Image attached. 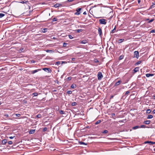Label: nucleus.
I'll return each mask as SVG.
<instances>
[{
    "label": "nucleus",
    "instance_id": "obj_1",
    "mask_svg": "<svg viewBox=\"0 0 155 155\" xmlns=\"http://www.w3.org/2000/svg\"><path fill=\"white\" fill-rule=\"evenodd\" d=\"M107 20L105 19H101L99 20V23L101 24L106 25L107 23Z\"/></svg>",
    "mask_w": 155,
    "mask_h": 155
},
{
    "label": "nucleus",
    "instance_id": "obj_2",
    "mask_svg": "<svg viewBox=\"0 0 155 155\" xmlns=\"http://www.w3.org/2000/svg\"><path fill=\"white\" fill-rule=\"evenodd\" d=\"M98 79L99 80H101L103 77V75L101 72H99L97 75Z\"/></svg>",
    "mask_w": 155,
    "mask_h": 155
},
{
    "label": "nucleus",
    "instance_id": "obj_3",
    "mask_svg": "<svg viewBox=\"0 0 155 155\" xmlns=\"http://www.w3.org/2000/svg\"><path fill=\"white\" fill-rule=\"evenodd\" d=\"M81 9V8H77L76 10L77 12L74 13V14L77 15H79L81 14V12L80 11Z\"/></svg>",
    "mask_w": 155,
    "mask_h": 155
},
{
    "label": "nucleus",
    "instance_id": "obj_4",
    "mask_svg": "<svg viewBox=\"0 0 155 155\" xmlns=\"http://www.w3.org/2000/svg\"><path fill=\"white\" fill-rule=\"evenodd\" d=\"M139 52L137 51H135L134 52V57L138 59L139 58Z\"/></svg>",
    "mask_w": 155,
    "mask_h": 155
},
{
    "label": "nucleus",
    "instance_id": "obj_5",
    "mask_svg": "<svg viewBox=\"0 0 155 155\" xmlns=\"http://www.w3.org/2000/svg\"><path fill=\"white\" fill-rule=\"evenodd\" d=\"M88 42V40L86 39H84L82 41H80V43L81 44H85Z\"/></svg>",
    "mask_w": 155,
    "mask_h": 155
},
{
    "label": "nucleus",
    "instance_id": "obj_6",
    "mask_svg": "<svg viewBox=\"0 0 155 155\" xmlns=\"http://www.w3.org/2000/svg\"><path fill=\"white\" fill-rule=\"evenodd\" d=\"M62 5L60 3H57L55 4L53 6V7L57 8L60 6H61Z\"/></svg>",
    "mask_w": 155,
    "mask_h": 155
},
{
    "label": "nucleus",
    "instance_id": "obj_7",
    "mask_svg": "<svg viewBox=\"0 0 155 155\" xmlns=\"http://www.w3.org/2000/svg\"><path fill=\"white\" fill-rule=\"evenodd\" d=\"M43 70L45 71H48V72H51V69L49 68H44L42 69Z\"/></svg>",
    "mask_w": 155,
    "mask_h": 155
},
{
    "label": "nucleus",
    "instance_id": "obj_8",
    "mask_svg": "<svg viewBox=\"0 0 155 155\" xmlns=\"http://www.w3.org/2000/svg\"><path fill=\"white\" fill-rule=\"evenodd\" d=\"M122 82V81L121 80H119L117 82H116L115 84H114V86L116 87L117 86L119 85Z\"/></svg>",
    "mask_w": 155,
    "mask_h": 155
},
{
    "label": "nucleus",
    "instance_id": "obj_9",
    "mask_svg": "<svg viewBox=\"0 0 155 155\" xmlns=\"http://www.w3.org/2000/svg\"><path fill=\"white\" fill-rule=\"evenodd\" d=\"M147 143H149L150 145H152L153 144H155V142L149 141H146L144 142V143L146 144Z\"/></svg>",
    "mask_w": 155,
    "mask_h": 155
},
{
    "label": "nucleus",
    "instance_id": "obj_10",
    "mask_svg": "<svg viewBox=\"0 0 155 155\" xmlns=\"http://www.w3.org/2000/svg\"><path fill=\"white\" fill-rule=\"evenodd\" d=\"M98 33L100 36H101L102 35V29L101 28L99 27L98 29Z\"/></svg>",
    "mask_w": 155,
    "mask_h": 155
},
{
    "label": "nucleus",
    "instance_id": "obj_11",
    "mask_svg": "<svg viewBox=\"0 0 155 155\" xmlns=\"http://www.w3.org/2000/svg\"><path fill=\"white\" fill-rule=\"evenodd\" d=\"M139 67H137L135 68L133 70V71L134 72V73H135L139 71Z\"/></svg>",
    "mask_w": 155,
    "mask_h": 155
},
{
    "label": "nucleus",
    "instance_id": "obj_12",
    "mask_svg": "<svg viewBox=\"0 0 155 155\" xmlns=\"http://www.w3.org/2000/svg\"><path fill=\"white\" fill-rule=\"evenodd\" d=\"M154 74H146V76L147 77L149 78L150 77H152L153 76Z\"/></svg>",
    "mask_w": 155,
    "mask_h": 155
},
{
    "label": "nucleus",
    "instance_id": "obj_13",
    "mask_svg": "<svg viewBox=\"0 0 155 155\" xmlns=\"http://www.w3.org/2000/svg\"><path fill=\"white\" fill-rule=\"evenodd\" d=\"M41 70V69H38L37 70H35L32 71V73L34 74L38 71Z\"/></svg>",
    "mask_w": 155,
    "mask_h": 155
},
{
    "label": "nucleus",
    "instance_id": "obj_14",
    "mask_svg": "<svg viewBox=\"0 0 155 155\" xmlns=\"http://www.w3.org/2000/svg\"><path fill=\"white\" fill-rule=\"evenodd\" d=\"M125 40L124 39H120L118 40V44H120L121 43L123 42Z\"/></svg>",
    "mask_w": 155,
    "mask_h": 155
},
{
    "label": "nucleus",
    "instance_id": "obj_15",
    "mask_svg": "<svg viewBox=\"0 0 155 155\" xmlns=\"http://www.w3.org/2000/svg\"><path fill=\"white\" fill-rule=\"evenodd\" d=\"M150 120H147L144 122V123L146 124H148L150 123Z\"/></svg>",
    "mask_w": 155,
    "mask_h": 155
},
{
    "label": "nucleus",
    "instance_id": "obj_16",
    "mask_svg": "<svg viewBox=\"0 0 155 155\" xmlns=\"http://www.w3.org/2000/svg\"><path fill=\"white\" fill-rule=\"evenodd\" d=\"M35 132V130H31L29 132V134H34Z\"/></svg>",
    "mask_w": 155,
    "mask_h": 155
},
{
    "label": "nucleus",
    "instance_id": "obj_17",
    "mask_svg": "<svg viewBox=\"0 0 155 155\" xmlns=\"http://www.w3.org/2000/svg\"><path fill=\"white\" fill-rule=\"evenodd\" d=\"M19 2L20 3H22V4H24V3L27 4L28 3V1H27L24 0V1H22L21 2Z\"/></svg>",
    "mask_w": 155,
    "mask_h": 155
},
{
    "label": "nucleus",
    "instance_id": "obj_18",
    "mask_svg": "<svg viewBox=\"0 0 155 155\" xmlns=\"http://www.w3.org/2000/svg\"><path fill=\"white\" fill-rule=\"evenodd\" d=\"M76 85L74 84H72L71 86V87L72 88L74 89L76 87Z\"/></svg>",
    "mask_w": 155,
    "mask_h": 155
},
{
    "label": "nucleus",
    "instance_id": "obj_19",
    "mask_svg": "<svg viewBox=\"0 0 155 155\" xmlns=\"http://www.w3.org/2000/svg\"><path fill=\"white\" fill-rule=\"evenodd\" d=\"M7 142V140H4L2 141V143L3 144H5Z\"/></svg>",
    "mask_w": 155,
    "mask_h": 155
},
{
    "label": "nucleus",
    "instance_id": "obj_20",
    "mask_svg": "<svg viewBox=\"0 0 155 155\" xmlns=\"http://www.w3.org/2000/svg\"><path fill=\"white\" fill-rule=\"evenodd\" d=\"M124 55H122L120 56L119 57V60H121L124 58Z\"/></svg>",
    "mask_w": 155,
    "mask_h": 155
},
{
    "label": "nucleus",
    "instance_id": "obj_21",
    "mask_svg": "<svg viewBox=\"0 0 155 155\" xmlns=\"http://www.w3.org/2000/svg\"><path fill=\"white\" fill-rule=\"evenodd\" d=\"M153 117V116L152 115H148V117H147V119H151Z\"/></svg>",
    "mask_w": 155,
    "mask_h": 155
},
{
    "label": "nucleus",
    "instance_id": "obj_22",
    "mask_svg": "<svg viewBox=\"0 0 155 155\" xmlns=\"http://www.w3.org/2000/svg\"><path fill=\"white\" fill-rule=\"evenodd\" d=\"M142 62V61H139L138 62H137L135 64V65H138V64H140Z\"/></svg>",
    "mask_w": 155,
    "mask_h": 155
},
{
    "label": "nucleus",
    "instance_id": "obj_23",
    "mask_svg": "<svg viewBox=\"0 0 155 155\" xmlns=\"http://www.w3.org/2000/svg\"><path fill=\"white\" fill-rule=\"evenodd\" d=\"M79 143L80 144H83L84 145H87V144L84 142H83L81 141L79 142Z\"/></svg>",
    "mask_w": 155,
    "mask_h": 155
},
{
    "label": "nucleus",
    "instance_id": "obj_24",
    "mask_svg": "<svg viewBox=\"0 0 155 155\" xmlns=\"http://www.w3.org/2000/svg\"><path fill=\"white\" fill-rule=\"evenodd\" d=\"M32 95H33L34 96H37L38 95V94L36 92H34L32 94Z\"/></svg>",
    "mask_w": 155,
    "mask_h": 155
},
{
    "label": "nucleus",
    "instance_id": "obj_25",
    "mask_svg": "<svg viewBox=\"0 0 155 155\" xmlns=\"http://www.w3.org/2000/svg\"><path fill=\"white\" fill-rule=\"evenodd\" d=\"M139 128H140V127L139 126H135V127H133V129L135 130V129H136Z\"/></svg>",
    "mask_w": 155,
    "mask_h": 155
},
{
    "label": "nucleus",
    "instance_id": "obj_26",
    "mask_svg": "<svg viewBox=\"0 0 155 155\" xmlns=\"http://www.w3.org/2000/svg\"><path fill=\"white\" fill-rule=\"evenodd\" d=\"M101 122V120H98L97 121H96L95 123V124L97 125L99 124Z\"/></svg>",
    "mask_w": 155,
    "mask_h": 155
},
{
    "label": "nucleus",
    "instance_id": "obj_27",
    "mask_svg": "<svg viewBox=\"0 0 155 155\" xmlns=\"http://www.w3.org/2000/svg\"><path fill=\"white\" fill-rule=\"evenodd\" d=\"M5 15L4 14L1 13H0V18H2Z\"/></svg>",
    "mask_w": 155,
    "mask_h": 155
},
{
    "label": "nucleus",
    "instance_id": "obj_28",
    "mask_svg": "<svg viewBox=\"0 0 155 155\" xmlns=\"http://www.w3.org/2000/svg\"><path fill=\"white\" fill-rule=\"evenodd\" d=\"M108 132V131L107 130H104L102 132V133L103 134H107Z\"/></svg>",
    "mask_w": 155,
    "mask_h": 155
},
{
    "label": "nucleus",
    "instance_id": "obj_29",
    "mask_svg": "<svg viewBox=\"0 0 155 155\" xmlns=\"http://www.w3.org/2000/svg\"><path fill=\"white\" fill-rule=\"evenodd\" d=\"M67 93L68 94H71L72 93V91H68Z\"/></svg>",
    "mask_w": 155,
    "mask_h": 155
},
{
    "label": "nucleus",
    "instance_id": "obj_30",
    "mask_svg": "<svg viewBox=\"0 0 155 155\" xmlns=\"http://www.w3.org/2000/svg\"><path fill=\"white\" fill-rule=\"evenodd\" d=\"M154 20V18L151 19H150V20H149L148 21V23H150V22H153Z\"/></svg>",
    "mask_w": 155,
    "mask_h": 155
},
{
    "label": "nucleus",
    "instance_id": "obj_31",
    "mask_svg": "<svg viewBox=\"0 0 155 155\" xmlns=\"http://www.w3.org/2000/svg\"><path fill=\"white\" fill-rule=\"evenodd\" d=\"M151 112V111L150 110V109H148L147 110V113L148 114L150 113Z\"/></svg>",
    "mask_w": 155,
    "mask_h": 155
},
{
    "label": "nucleus",
    "instance_id": "obj_32",
    "mask_svg": "<svg viewBox=\"0 0 155 155\" xmlns=\"http://www.w3.org/2000/svg\"><path fill=\"white\" fill-rule=\"evenodd\" d=\"M60 113L61 114H64V112L63 110H60L59 111Z\"/></svg>",
    "mask_w": 155,
    "mask_h": 155
},
{
    "label": "nucleus",
    "instance_id": "obj_33",
    "mask_svg": "<svg viewBox=\"0 0 155 155\" xmlns=\"http://www.w3.org/2000/svg\"><path fill=\"white\" fill-rule=\"evenodd\" d=\"M111 115L112 116V118L115 119V118L114 117L115 116V114L114 113H112L111 114Z\"/></svg>",
    "mask_w": 155,
    "mask_h": 155
},
{
    "label": "nucleus",
    "instance_id": "obj_34",
    "mask_svg": "<svg viewBox=\"0 0 155 155\" xmlns=\"http://www.w3.org/2000/svg\"><path fill=\"white\" fill-rule=\"evenodd\" d=\"M77 103L76 102H74L72 104V105L73 106H75L77 104Z\"/></svg>",
    "mask_w": 155,
    "mask_h": 155
},
{
    "label": "nucleus",
    "instance_id": "obj_35",
    "mask_svg": "<svg viewBox=\"0 0 155 155\" xmlns=\"http://www.w3.org/2000/svg\"><path fill=\"white\" fill-rule=\"evenodd\" d=\"M47 130V128L46 127H45L43 129V131L44 132L46 131Z\"/></svg>",
    "mask_w": 155,
    "mask_h": 155
},
{
    "label": "nucleus",
    "instance_id": "obj_36",
    "mask_svg": "<svg viewBox=\"0 0 155 155\" xmlns=\"http://www.w3.org/2000/svg\"><path fill=\"white\" fill-rule=\"evenodd\" d=\"M115 29H116V28H115V27L114 28V29L111 31V33L112 34L114 33L115 32L114 31V30H115Z\"/></svg>",
    "mask_w": 155,
    "mask_h": 155
},
{
    "label": "nucleus",
    "instance_id": "obj_37",
    "mask_svg": "<svg viewBox=\"0 0 155 155\" xmlns=\"http://www.w3.org/2000/svg\"><path fill=\"white\" fill-rule=\"evenodd\" d=\"M71 77H68L67 79H66L67 80H68V81H70L71 80Z\"/></svg>",
    "mask_w": 155,
    "mask_h": 155
},
{
    "label": "nucleus",
    "instance_id": "obj_38",
    "mask_svg": "<svg viewBox=\"0 0 155 155\" xmlns=\"http://www.w3.org/2000/svg\"><path fill=\"white\" fill-rule=\"evenodd\" d=\"M57 20V18H54L53 19H52V21H56Z\"/></svg>",
    "mask_w": 155,
    "mask_h": 155
},
{
    "label": "nucleus",
    "instance_id": "obj_39",
    "mask_svg": "<svg viewBox=\"0 0 155 155\" xmlns=\"http://www.w3.org/2000/svg\"><path fill=\"white\" fill-rule=\"evenodd\" d=\"M41 115L40 114H38L36 116V117L38 118H40L41 117Z\"/></svg>",
    "mask_w": 155,
    "mask_h": 155
},
{
    "label": "nucleus",
    "instance_id": "obj_40",
    "mask_svg": "<svg viewBox=\"0 0 155 155\" xmlns=\"http://www.w3.org/2000/svg\"><path fill=\"white\" fill-rule=\"evenodd\" d=\"M146 127V126L145 125H141L140 126V128H145Z\"/></svg>",
    "mask_w": 155,
    "mask_h": 155
},
{
    "label": "nucleus",
    "instance_id": "obj_41",
    "mask_svg": "<svg viewBox=\"0 0 155 155\" xmlns=\"http://www.w3.org/2000/svg\"><path fill=\"white\" fill-rule=\"evenodd\" d=\"M43 30H44V31H42L44 33H45L46 31L47 30V28H44L43 29Z\"/></svg>",
    "mask_w": 155,
    "mask_h": 155
},
{
    "label": "nucleus",
    "instance_id": "obj_42",
    "mask_svg": "<svg viewBox=\"0 0 155 155\" xmlns=\"http://www.w3.org/2000/svg\"><path fill=\"white\" fill-rule=\"evenodd\" d=\"M68 37H69V38L70 39H73V37L71 35H68Z\"/></svg>",
    "mask_w": 155,
    "mask_h": 155
},
{
    "label": "nucleus",
    "instance_id": "obj_43",
    "mask_svg": "<svg viewBox=\"0 0 155 155\" xmlns=\"http://www.w3.org/2000/svg\"><path fill=\"white\" fill-rule=\"evenodd\" d=\"M60 64V61H57L56 62L55 64L58 65L59 64Z\"/></svg>",
    "mask_w": 155,
    "mask_h": 155
},
{
    "label": "nucleus",
    "instance_id": "obj_44",
    "mask_svg": "<svg viewBox=\"0 0 155 155\" xmlns=\"http://www.w3.org/2000/svg\"><path fill=\"white\" fill-rule=\"evenodd\" d=\"M68 44V43H65V42H64V43H63V47H66L67 45Z\"/></svg>",
    "mask_w": 155,
    "mask_h": 155
},
{
    "label": "nucleus",
    "instance_id": "obj_45",
    "mask_svg": "<svg viewBox=\"0 0 155 155\" xmlns=\"http://www.w3.org/2000/svg\"><path fill=\"white\" fill-rule=\"evenodd\" d=\"M129 93H130V91H127L126 92L125 94V95H127Z\"/></svg>",
    "mask_w": 155,
    "mask_h": 155
},
{
    "label": "nucleus",
    "instance_id": "obj_46",
    "mask_svg": "<svg viewBox=\"0 0 155 155\" xmlns=\"http://www.w3.org/2000/svg\"><path fill=\"white\" fill-rule=\"evenodd\" d=\"M77 32L78 33L82 31V29H78L77 30Z\"/></svg>",
    "mask_w": 155,
    "mask_h": 155
},
{
    "label": "nucleus",
    "instance_id": "obj_47",
    "mask_svg": "<svg viewBox=\"0 0 155 155\" xmlns=\"http://www.w3.org/2000/svg\"><path fill=\"white\" fill-rule=\"evenodd\" d=\"M13 143L12 141H9L8 142V144L10 145H11Z\"/></svg>",
    "mask_w": 155,
    "mask_h": 155
},
{
    "label": "nucleus",
    "instance_id": "obj_48",
    "mask_svg": "<svg viewBox=\"0 0 155 155\" xmlns=\"http://www.w3.org/2000/svg\"><path fill=\"white\" fill-rule=\"evenodd\" d=\"M94 62L95 63H98L99 62V61L97 59H95L94 60Z\"/></svg>",
    "mask_w": 155,
    "mask_h": 155
},
{
    "label": "nucleus",
    "instance_id": "obj_49",
    "mask_svg": "<svg viewBox=\"0 0 155 155\" xmlns=\"http://www.w3.org/2000/svg\"><path fill=\"white\" fill-rule=\"evenodd\" d=\"M150 33H155V30H152L150 31Z\"/></svg>",
    "mask_w": 155,
    "mask_h": 155
},
{
    "label": "nucleus",
    "instance_id": "obj_50",
    "mask_svg": "<svg viewBox=\"0 0 155 155\" xmlns=\"http://www.w3.org/2000/svg\"><path fill=\"white\" fill-rule=\"evenodd\" d=\"M15 115L17 117H19L21 116L20 114H15Z\"/></svg>",
    "mask_w": 155,
    "mask_h": 155
},
{
    "label": "nucleus",
    "instance_id": "obj_51",
    "mask_svg": "<svg viewBox=\"0 0 155 155\" xmlns=\"http://www.w3.org/2000/svg\"><path fill=\"white\" fill-rule=\"evenodd\" d=\"M154 7L153 6V5H151L150 6V8H149V9H151V8H153Z\"/></svg>",
    "mask_w": 155,
    "mask_h": 155
},
{
    "label": "nucleus",
    "instance_id": "obj_52",
    "mask_svg": "<svg viewBox=\"0 0 155 155\" xmlns=\"http://www.w3.org/2000/svg\"><path fill=\"white\" fill-rule=\"evenodd\" d=\"M74 0H68L67 2H72L74 1Z\"/></svg>",
    "mask_w": 155,
    "mask_h": 155
},
{
    "label": "nucleus",
    "instance_id": "obj_53",
    "mask_svg": "<svg viewBox=\"0 0 155 155\" xmlns=\"http://www.w3.org/2000/svg\"><path fill=\"white\" fill-rule=\"evenodd\" d=\"M5 116V117H8V115L7 114H5V115H4Z\"/></svg>",
    "mask_w": 155,
    "mask_h": 155
},
{
    "label": "nucleus",
    "instance_id": "obj_54",
    "mask_svg": "<svg viewBox=\"0 0 155 155\" xmlns=\"http://www.w3.org/2000/svg\"><path fill=\"white\" fill-rule=\"evenodd\" d=\"M14 137H15V136L14 137H9V138L10 139H13Z\"/></svg>",
    "mask_w": 155,
    "mask_h": 155
},
{
    "label": "nucleus",
    "instance_id": "obj_55",
    "mask_svg": "<svg viewBox=\"0 0 155 155\" xmlns=\"http://www.w3.org/2000/svg\"><path fill=\"white\" fill-rule=\"evenodd\" d=\"M152 113L153 114H155V110H154L152 111Z\"/></svg>",
    "mask_w": 155,
    "mask_h": 155
},
{
    "label": "nucleus",
    "instance_id": "obj_56",
    "mask_svg": "<svg viewBox=\"0 0 155 155\" xmlns=\"http://www.w3.org/2000/svg\"><path fill=\"white\" fill-rule=\"evenodd\" d=\"M31 63H35V61L33 60H31Z\"/></svg>",
    "mask_w": 155,
    "mask_h": 155
},
{
    "label": "nucleus",
    "instance_id": "obj_57",
    "mask_svg": "<svg viewBox=\"0 0 155 155\" xmlns=\"http://www.w3.org/2000/svg\"><path fill=\"white\" fill-rule=\"evenodd\" d=\"M75 59L74 58H71V60L72 61L75 60Z\"/></svg>",
    "mask_w": 155,
    "mask_h": 155
},
{
    "label": "nucleus",
    "instance_id": "obj_58",
    "mask_svg": "<svg viewBox=\"0 0 155 155\" xmlns=\"http://www.w3.org/2000/svg\"><path fill=\"white\" fill-rule=\"evenodd\" d=\"M113 97H114L113 95L111 96L110 97V99H111L113 98Z\"/></svg>",
    "mask_w": 155,
    "mask_h": 155
},
{
    "label": "nucleus",
    "instance_id": "obj_59",
    "mask_svg": "<svg viewBox=\"0 0 155 155\" xmlns=\"http://www.w3.org/2000/svg\"><path fill=\"white\" fill-rule=\"evenodd\" d=\"M83 14L84 15H86L87 14V12H84Z\"/></svg>",
    "mask_w": 155,
    "mask_h": 155
},
{
    "label": "nucleus",
    "instance_id": "obj_60",
    "mask_svg": "<svg viewBox=\"0 0 155 155\" xmlns=\"http://www.w3.org/2000/svg\"><path fill=\"white\" fill-rule=\"evenodd\" d=\"M141 1V0H138V4H139Z\"/></svg>",
    "mask_w": 155,
    "mask_h": 155
},
{
    "label": "nucleus",
    "instance_id": "obj_61",
    "mask_svg": "<svg viewBox=\"0 0 155 155\" xmlns=\"http://www.w3.org/2000/svg\"><path fill=\"white\" fill-rule=\"evenodd\" d=\"M153 99H155V95H153Z\"/></svg>",
    "mask_w": 155,
    "mask_h": 155
},
{
    "label": "nucleus",
    "instance_id": "obj_62",
    "mask_svg": "<svg viewBox=\"0 0 155 155\" xmlns=\"http://www.w3.org/2000/svg\"><path fill=\"white\" fill-rule=\"evenodd\" d=\"M153 5H155V2L153 3Z\"/></svg>",
    "mask_w": 155,
    "mask_h": 155
},
{
    "label": "nucleus",
    "instance_id": "obj_63",
    "mask_svg": "<svg viewBox=\"0 0 155 155\" xmlns=\"http://www.w3.org/2000/svg\"><path fill=\"white\" fill-rule=\"evenodd\" d=\"M149 18H147V19L146 20V21L149 20Z\"/></svg>",
    "mask_w": 155,
    "mask_h": 155
},
{
    "label": "nucleus",
    "instance_id": "obj_64",
    "mask_svg": "<svg viewBox=\"0 0 155 155\" xmlns=\"http://www.w3.org/2000/svg\"><path fill=\"white\" fill-rule=\"evenodd\" d=\"M81 54L80 52H78L77 53V54Z\"/></svg>",
    "mask_w": 155,
    "mask_h": 155
}]
</instances>
